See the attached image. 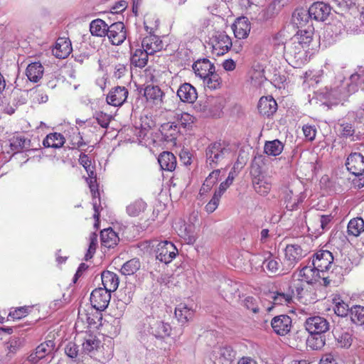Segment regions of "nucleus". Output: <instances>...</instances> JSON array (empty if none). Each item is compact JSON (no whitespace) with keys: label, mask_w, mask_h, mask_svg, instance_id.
<instances>
[{"label":"nucleus","mask_w":364,"mask_h":364,"mask_svg":"<svg viewBox=\"0 0 364 364\" xmlns=\"http://www.w3.org/2000/svg\"><path fill=\"white\" fill-rule=\"evenodd\" d=\"M252 185L255 191L261 196L267 195L271 190L272 181L269 177L260 174L259 168H253L251 171Z\"/></svg>","instance_id":"nucleus-7"},{"label":"nucleus","mask_w":364,"mask_h":364,"mask_svg":"<svg viewBox=\"0 0 364 364\" xmlns=\"http://www.w3.org/2000/svg\"><path fill=\"white\" fill-rule=\"evenodd\" d=\"M352 263L350 259H344L338 264H334L333 269L323 277L325 285L329 284L331 282H340L343 277L348 274L351 270Z\"/></svg>","instance_id":"nucleus-4"},{"label":"nucleus","mask_w":364,"mask_h":364,"mask_svg":"<svg viewBox=\"0 0 364 364\" xmlns=\"http://www.w3.org/2000/svg\"><path fill=\"white\" fill-rule=\"evenodd\" d=\"M177 253L178 250L171 242L161 241L156 245V258L165 264L171 262L176 257Z\"/></svg>","instance_id":"nucleus-6"},{"label":"nucleus","mask_w":364,"mask_h":364,"mask_svg":"<svg viewBox=\"0 0 364 364\" xmlns=\"http://www.w3.org/2000/svg\"><path fill=\"white\" fill-rule=\"evenodd\" d=\"M303 132L305 136V138L309 141H313L316 134V129L315 126L311 125H304L303 127Z\"/></svg>","instance_id":"nucleus-62"},{"label":"nucleus","mask_w":364,"mask_h":364,"mask_svg":"<svg viewBox=\"0 0 364 364\" xmlns=\"http://www.w3.org/2000/svg\"><path fill=\"white\" fill-rule=\"evenodd\" d=\"M337 344L339 347L348 348L352 345L353 337L348 332H342L338 336H335Z\"/></svg>","instance_id":"nucleus-52"},{"label":"nucleus","mask_w":364,"mask_h":364,"mask_svg":"<svg viewBox=\"0 0 364 364\" xmlns=\"http://www.w3.org/2000/svg\"><path fill=\"white\" fill-rule=\"evenodd\" d=\"M146 208V203L141 199H138L127 206V214L131 217L139 216Z\"/></svg>","instance_id":"nucleus-41"},{"label":"nucleus","mask_w":364,"mask_h":364,"mask_svg":"<svg viewBox=\"0 0 364 364\" xmlns=\"http://www.w3.org/2000/svg\"><path fill=\"white\" fill-rule=\"evenodd\" d=\"M44 73V68L40 62L30 63L26 70V75L28 80L33 82H38Z\"/></svg>","instance_id":"nucleus-28"},{"label":"nucleus","mask_w":364,"mask_h":364,"mask_svg":"<svg viewBox=\"0 0 364 364\" xmlns=\"http://www.w3.org/2000/svg\"><path fill=\"white\" fill-rule=\"evenodd\" d=\"M89 241H90L89 247H88L87 253L85 255V259L86 261L91 259L93 257V255L96 251V248L97 246V235L95 232H92L90 235Z\"/></svg>","instance_id":"nucleus-54"},{"label":"nucleus","mask_w":364,"mask_h":364,"mask_svg":"<svg viewBox=\"0 0 364 364\" xmlns=\"http://www.w3.org/2000/svg\"><path fill=\"white\" fill-rule=\"evenodd\" d=\"M291 318L290 316L282 314L274 316L271 321V326L274 332L279 336H285L291 328Z\"/></svg>","instance_id":"nucleus-14"},{"label":"nucleus","mask_w":364,"mask_h":364,"mask_svg":"<svg viewBox=\"0 0 364 364\" xmlns=\"http://www.w3.org/2000/svg\"><path fill=\"white\" fill-rule=\"evenodd\" d=\"M109 26L102 19L97 18L90 23V31L92 36L104 37L107 35Z\"/></svg>","instance_id":"nucleus-38"},{"label":"nucleus","mask_w":364,"mask_h":364,"mask_svg":"<svg viewBox=\"0 0 364 364\" xmlns=\"http://www.w3.org/2000/svg\"><path fill=\"white\" fill-rule=\"evenodd\" d=\"M111 292L99 287L94 289L90 295V302L93 308L98 311H104L109 305Z\"/></svg>","instance_id":"nucleus-9"},{"label":"nucleus","mask_w":364,"mask_h":364,"mask_svg":"<svg viewBox=\"0 0 364 364\" xmlns=\"http://www.w3.org/2000/svg\"><path fill=\"white\" fill-rule=\"evenodd\" d=\"M346 166L352 174L361 175L364 171V156L360 153H352L347 158Z\"/></svg>","instance_id":"nucleus-16"},{"label":"nucleus","mask_w":364,"mask_h":364,"mask_svg":"<svg viewBox=\"0 0 364 364\" xmlns=\"http://www.w3.org/2000/svg\"><path fill=\"white\" fill-rule=\"evenodd\" d=\"M262 264L265 265L267 269L272 274H280L279 272L280 267L282 266V262L280 259L273 257L272 255H269L267 258L262 261Z\"/></svg>","instance_id":"nucleus-44"},{"label":"nucleus","mask_w":364,"mask_h":364,"mask_svg":"<svg viewBox=\"0 0 364 364\" xmlns=\"http://www.w3.org/2000/svg\"><path fill=\"white\" fill-rule=\"evenodd\" d=\"M144 95L148 102L155 105L161 104L164 95L160 87L156 85L146 86Z\"/></svg>","instance_id":"nucleus-25"},{"label":"nucleus","mask_w":364,"mask_h":364,"mask_svg":"<svg viewBox=\"0 0 364 364\" xmlns=\"http://www.w3.org/2000/svg\"><path fill=\"white\" fill-rule=\"evenodd\" d=\"M28 314V309L26 307H19L15 311L10 312L9 316L14 319H21L26 316Z\"/></svg>","instance_id":"nucleus-64"},{"label":"nucleus","mask_w":364,"mask_h":364,"mask_svg":"<svg viewBox=\"0 0 364 364\" xmlns=\"http://www.w3.org/2000/svg\"><path fill=\"white\" fill-rule=\"evenodd\" d=\"M55 348L54 341L52 340L46 341L36 348V354L38 355V358H43L46 355L51 353Z\"/></svg>","instance_id":"nucleus-49"},{"label":"nucleus","mask_w":364,"mask_h":364,"mask_svg":"<svg viewBox=\"0 0 364 364\" xmlns=\"http://www.w3.org/2000/svg\"><path fill=\"white\" fill-rule=\"evenodd\" d=\"M159 164L161 169L168 171H173L176 167V158L169 151H164L158 158Z\"/></svg>","instance_id":"nucleus-30"},{"label":"nucleus","mask_w":364,"mask_h":364,"mask_svg":"<svg viewBox=\"0 0 364 364\" xmlns=\"http://www.w3.org/2000/svg\"><path fill=\"white\" fill-rule=\"evenodd\" d=\"M193 70L196 75L202 79L214 72L215 66L208 59L203 58L193 63Z\"/></svg>","instance_id":"nucleus-21"},{"label":"nucleus","mask_w":364,"mask_h":364,"mask_svg":"<svg viewBox=\"0 0 364 364\" xmlns=\"http://www.w3.org/2000/svg\"><path fill=\"white\" fill-rule=\"evenodd\" d=\"M350 318L356 325H364V306L355 305L350 309Z\"/></svg>","instance_id":"nucleus-43"},{"label":"nucleus","mask_w":364,"mask_h":364,"mask_svg":"<svg viewBox=\"0 0 364 364\" xmlns=\"http://www.w3.org/2000/svg\"><path fill=\"white\" fill-rule=\"evenodd\" d=\"M176 93L180 100L186 103L192 104L198 98L196 89L191 84L188 82L181 85Z\"/></svg>","instance_id":"nucleus-18"},{"label":"nucleus","mask_w":364,"mask_h":364,"mask_svg":"<svg viewBox=\"0 0 364 364\" xmlns=\"http://www.w3.org/2000/svg\"><path fill=\"white\" fill-rule=\"evenodd\" d=\"M310 16L318 21H324L331 14V6L323 2L314 3L309 7Z\"/></svg>","instance_id":"nucleus-17"},{"label":"nucleus","mask_w":364,"mask_h":364,"mask_svg":"<svg viewBox=\"0 0 364 364\" xmlns=\"http://www.w3.org/2000/svg\"><path fill=\"white\" fill-rule=\"evenodd\" d=\"M326 97L336 101L345 99L359 90H364V67L358 68L350 76L347 82L339 77L329 87H326Z\"/></svg>","instance_id":"nucleus-1"},{"label":"nucleus","mask_w":364,"mask_h":364,"mask_svg":"<svg viewBox=\"0 0 364 364\" xmlns=\"http://www.w3.org/2000/svg\"><path fill=\"white\" fill-rule=\"evenodd\" d=\"M86 171L88 175L87 182L89 184V187L93 197L92 205L95 210L93 217L95 220H98L100 216V193L97 188V177L94 170V166L91 167L90 169H87Z\"/></svg>","instance_id":"nucleus-10"},{"label":"nucleus","mask_w":364,"mask_h":364,"mask_svg":"<svg viewBox=\"0 0 364 364\" xmlns=\"http://www.w3.org/2000/svg\"><path fill=\"white\" fill-rule=\"evenodd\" d=\"M100 344V340L96 338L95 336H89L88 338H85L82 343V350L85 353H90L95 350H97Z\"/></svg>","instance_id":"nucleus-50"},{"label":"nucleus","mask_w":364,"mask_h":364,"mask_svg":"<svg viewBox=\"0 0 364 364\" xmlns=\"http://www.w3.org/2000/svg\"><path fill=\"white\" fill-rule=\"evenodd\" d=\"M311 18L309 9H296L292 14V23L300 28L308 26Z\"/></svg>","instance_id":"nucleus-31"},{"label":"nucleus","mask_w":364,"mask_h":364,"mask_svg":"<svg viewBox=\"0 0 364 364\" xmlns=\"http://www.w3.org/2000/svg\"><path fill=\"white\" fill-rule=\"evenodd\" d=\"M191 229V225L186 226L184 225L183 231H181V232L179 234L181 237L185 239L188 244H193L196 241V237L192 232Z\"/></svg>","instance_id":"nucleus-59"},{"label":"nucleus","mask_w":364,"mask_h":364,"mask_svg":"<svg viewBox=\"0 0 364 364\" xmlns=\"http://www.w3.org/2000/svg\"><path fill=\"white\" fill-rule=\"evenodd\" d=\"M100 239L102 246L109 249L114 247L119 240L117 234L111 228L101 231Z\"/></svg>","instance_id":"nucleus-26"},{"label":"nucleus","mask_w":364,"mask_h":364,"mask_svg":"<svg viewBox=\"0 0 364 364\" xmlns=\"http://www.w3.org/2000/svg\"><path fill=\"white\" fill-rule=\"evenodd\" d=\"M307 251L297 244H291L287 245L285 248V260L287 263L288 269H291L294 265L304 257Z\"/></svg>","instance_id":"nucleus-12"},{"label":"nucleus","mask_w":364,"mask_h":364,"mask_svg":"<svg viewBox=\"0 0 364 364\" xmlns=\"http://www.w3.org/2000/svg\"><path fill=\"white\" fill-rule=\"evenodd\" d=\"M321 276H322L321 273L318 272L313 265L312 267L305 266L299 272V277H301L303 281L308 284L313 283L319 278L322 279Z\"/></svg>","instance_id":"nucleus-35"},{"label":"nucleus","mask_w":364,"mask_h":364,"mask_svg":"<svg viewBox=\"0 0 364 364\" xmlns=\"http://www.w3.org/2000/svg\"><path fill=\"white\" fill-rule=\"evenodd\" d=\"M149 55H150L144 48L136 49L131 55V65L140 68L145 67L148 62Z\"/></svg>","instance_id":"nucleus-34"},{"label":"nucleus","mask_w":364,"mask_h":364,"mask_svg":"<svg viewBox=\"0 0 364 364\" xmlns=\"http://www.w3.org/2000/svg\"><path fill=\"white\" fill-rule=\"evenodd\" d=\"M140 262L138 259L134 258L125 262L120 272L124 275H132L140 268Z\"/></svg>","instance_id":"nucleus-47"},{"label":"nucleus","mask_w":364,"mask_h":364,"mask_svg":"<svg viewBox=\"0 0 364 364\" xmlns=\"http://www.w3.org/2000/svg\"><path fill=\"white\" fill-rule=\"evenodd\" d=\"M334 258L332 253L328 250H321L316 252L312 259V265L318 272H321L322 278L332 267Z\"/></svg>","instance_id":"nucleus-5"},{"label":"nucleus","mask_w":364,"mask_h":364,"mask_svg":"<svg viewBox=\"0 0 364 364\" xmlns=\"http://www.w3.org/2000/svg\"><path fill=\"white\" fill-rule=\"evenodd\" d=\"M304 326L309 333H326L329 330L330 323L324 317L313 316L306 319Z\"/></svg>","instance_id":"nucleus-8"},{"label":"nucleus","mask_w":364,"mask_h":364,"mask_svg":"<svg viewBox=\"0 0 364 364\" xmlns=\"http://www.w3.org/2000/svg\"><path fill=\"white\" fill-rule=\"evenodd\" d=\"M284 145L278 139L267 141L264 144V152L269 156H279L283 151Z\"/></svg>","instance_id":"nucleus-42"},{"label":"nucleus","mask_w":364,"mask_h":364,"mask_svg":"<svg viewBox=\"0 0 364 364\" xmlns=\"http://www.w3.org/2000/svg\"><path fill=\"white\" fill-rule=\"evenodd\" d=\"M221 196H222L220 195V193H218L215 191L211 200L207 203V205L205 207V211L208 213H212L216 210L219 205Z\"/></svg>","instance_id":"nucleus-58"},{"label":"nucleus","mask_w":364,"mask_h":364,"mask_svg":"<svg viewBox=\"0 0 364 364\" xmlns=\"http://www.w3.org/2000/svg\"><path fill=\"white\" fill-rule=\"evenodd\" d=\"M128 90L123 86H116L109 91L107 96V102L109 105L119 107L122 106L128 97Z\"/></svg>","instance_id":"nucleus-15"},{"label":"nucleus","mask_w":364,"mask_h":364,"mask_svg":"<svg viewBox=\"0 0 364 364\" xmlns=\"http://www.w3.org/2000/svg\"><path fill=\"white\" fill-rule=\"evenodd\" d=\"M294 291L289 290L286 293L275 292L274 296H272V302L274 305H284L290 304L292 301Z\"/></svg>","instance_id":"nucleus-45"},{"label":"nucleus","mask_w":364,"mask_h":364,"mask_svg":"<svg viewBox=\"0 0 364 364\" xmlns=\"http://www.w3.org/2000/svg\"><path fill=\"white\" fill-rule=\"evenodd\" d=\"M206 164L210 168L217 167L225 159L232 156L230 148L221 142L210 144L205 150Z\"/></svg>","instance_id":"nucleus-2"},{"label":"nucleus","mask_w":364,"mask_h":364,"mask_svg":"<svg viewBox=\"0 0 364 364\" xmlns=\"http://www.w3.org/2000/svg\"><path fill=\"white\" fill-rule=\"evenodd\" d=\"M148 23V20L145 19L144 22V28L149 35L143 38L141 47L148 54L152 55L163 49L164 43L159 36L153 34L154 28L149 26Z\"/></svg>","instance_id":"nucleus-3"},{"label":"nucleus","mask_w":364,"mask_h":364,"mask_svg":"<svg viewBox=\"0 0 364 364\" xmlns=\"http://www.w3.org/2000/svg\"><path fill=\"white\" fill-rule=\"evenodd\" d=\"M65 353L71 358H76L78 354L77 346L75 343L69 342L65 348Z\"/></svg>","instance_id":"nucleus-63"},{"label":"nucleus","mask_w":364,"mask_h":364,"mask_svg":"<svg viewBox=\"0 0 364 364\" xmlns=\"http://www.w3.org/2000/svg\"><path fill=\"white\" fill-rule=\"evenodd\" d=\"M161 133L166 141L173 142L179 133V128L176 122H168L161 125Z\"/></svg>","instance_id":"nucleus-29"},{"label":"nucleus","mask_w":364,"mask_h":364,"mask_svg":"<svg viewBox=\"0 0 364 364\" xmlns=\"http://www.w3.org/2000/svg\"><path fill=\"white\" fill-rule=\"evenodd\" d=\"M175 316L181 323H186L194 316V310L186 304H180L175 309Z\"/></svg>","instance_id":"nucleus-32"},{"label":"nucleus","mask_w":364,"mask_h":364,"mask_svg":"<svg viewBox=\"0 0 364 364\" xmlns=\"http://www.w3.org/2000/svg\"><path fill=\"white\" fill-rule=\"evenodd\" d=\"M305 47L299 43L294 41L293 38L287 45L284 46V50L286 54L294 58L296 60L301 59L305 52Z\"/></svg>","instance_id":"nucleus-27"},{"label":"nucleus","mask_w":364,"mask_h":364,"mask_svg":"<svg viewBox=\"0 0 364 364\" xmlns=\"http://www.w3.org/2000/svg\"><path fill=\"white\" fill-rule=\"evenodd\" d=\"M65 139L63 134L57 132L49 134L43 141L45 147L60 148L65 144Z\"/></svg>","instance_id":"nucleus-37"},{"label":"nucleus","mask_w":364,"mask_h":364,"mask_svg":"<svg viewBox=\"0 0 364 364\" xmlns=\"http://www.w3.org/2000/svg\"><path fill=\"white\" fill-rule=\"evenodd\" d=\"M242 305L254 314L259 312V300L257 298L248 296L242 300Z\"/></svg>","instance_id":"nucleus-53"},{"label":"nucleus","mask_w":364,"mask_h":364,"mask_svg":"<svg viewBox=\"0 0 364 364\" xmlns=\"http://www.w3.org/2000/svg\"><path fill=\"white\" fill-rule=\"evenodd\" d=\"M220 172V169L213 170L206 178L205 181V186H207V191L210 190L213 185L218 182Z\"/></svg>","instance_id":"nucleus-57"},{"label":"nucleus","mask_w":364,"mask_h":364,"mask_svg":"<svg viewBox=\"0 0 364 364\" xmlns=\"http://www.w3.org/2000/svg\"><path fill=\"white\" fill-rule=\"evenodd\" d=\"M106 36H107L112 45H121L127 38V31L124 24L121 21L112 23L109 26Z\"/></svg>","instance_id":"nucleus-11"},{"label":"nucleus","mask_w":364,"mask_h":364,"mask_svg":"<svg viewBox=\"0 0 364 364\" xmlns=\"http://www.w3.org/2000/svg\"><path fill=\"white\" fill-rule=\"evenodd\" d=\"M72 51L70 41L65 38H58L55 48L53 49V55L60 59L67 58Z\"/></svg>","instance_id":"nucleus-23"},{"label":"nucleus","mask_w":364,"mask_h":364,"mask_svg":"<svg viewBox=\"0 0 364 364\" xmlns=\"http://www.w3.org/2000/svg\"><path fill=\"white\" fill-rule=\"evenodd\" d=\"M235 171H231L226 180L222 182L220 184V186L218 190L215 191L216 193H220V195H223L225 191L230 187V186L232 183L233 180L235 178Z\"/></svg>","instance_id":"nucleus-56"},{"label":"nucleus","mask_w":364,"mask_h":364,"mask_svg":"<svg viewBox=\"0 0 364 364\" xmlns=\"http://www.w3.org/2000/svg\"><path fill=\"white\" fill-rule=\"evenodd\" d=\"M31 141L23 135L17 134L10 139V146L13 151L19 152L22 149H27L30 146Z\"/></svg>","instance_id":"nucleus-39"},{"label":"nucleus","mask_w":364,"mask_h":364,"mask_svg":"<svg viewBox=\"0 0 364 364\" xmlns=\"http://www.w3.org/2000/svg\"><path fill=\"white\" fill-rule=\"evenodd\" d=\"M205 87L213 90L220 87L221 80L218 74L214 72L210 73L207 77L202 78Z\"/></svg>","instance_id":"nucleus-48"},{"label":"nucleus","mask_w":364,"mask_h":364,"mask_svg":"<svg viewBox=\"0 0 364 364\" xmlns=\"http://www.w3.org/2000/svg\"><path fill=\"white\" fill-rule=\"evenodd\" d=\"M341 134L345 136H351L355 133L353 126L348 122H342L339 124Z\"/></svg>","instance_id":"nucleus-60"},{"label":"nucleus","mask_w":364,"mask_h":364,"mask_svg":"<svg viewBox=\"0 0 364 364\" xmlns=\"http://www.w3.org/2000/svg\"><path fill=\"white\" fill-rule=\"evenodd\" d=\"M283 198L286 204V208L288 210L292 211L296 210L298 205L303 202L305 195L304 193L294 195L292 190L286 188L284 191Z\"/></svg>","instance_id":"nucleus-22"},{"label":"nucleus","mask_w":364,"mask_h":364,"mask_svg":"<svg viewBox=\"0 0 364 364\" xmlns=\"http://www.w3.org/2000/svg\"><path fill=\"white\" fill-rule=\"evenodd\" d=\"M103 289L112 292L117 290L119 279L117 274L110 271H104L101 275Z\"/></svg>","instance_id":"nucleus-24"},{"label":"nucleus","mask_w":364,"mask_h":364,"mask_svg":"<svg viewBox=\"0 0 364 364\" xmlns=\"http://www.w3.org/2000/svg\"><path fill=\"white\" fill-rule=\"evenodd\" d=\"M176 121L178 124V127L188 128L191 127L194 122V117L187 112L176 113L175 115Z\"/></svg>","instance_id":"nucleus-46"},{"label":"nucleus","mask_w":364,"mask_h":364,"mask_svg":"<svg viewBox=\"0 0 364 364\" xmlns=\"http://www.w3.org/2000/svg\"><path fill=\"white\" fill-rule=\"evenodd\" d=\"M309 230H311L314 234L321 235V228L320 227V215L317 214L309 218L307 222Z\"/></svg>","instance_id":"nucleus-55"},{"label":"nucleus","mask_w":364,"mask_h":364,"mask_svg":"<svg viewBox=\"0 0 364 364\" xmlns=\"http://www.w3.org/2000/svg\"><path fill=\"white\" fill-rule=\"evenodd\" d=\"M155 336L158 338H166L170 336L171 332V326L168 323L161 321L157 322L154 327Z\"/></svg>","instance_id":"nucleus-51"},{"label":"nucleus","mask_w":364,"mask_h":364,"mask_svg":"<svg viewBox=\"0 0 364 364\" xmlns=\"http://www.w3.org/2000/svg\"><path fill=\"white\" fill-rule=\"evenodd\" d=\"M232 31L235 38L238 39L246 38L251 29L250 23L246 17L237 18L232 26Z\"/></svg>","instance_id":"nucleus-20"},{"label":"nucleus","mask_w":364,"mask_h":364,"mask_svg":"<svg viewBox=\"0 0 364 364\" xmlns=\"http://www.w3.org/2000/svg\"><path fill=\"white\" fill-rule=\"evenodd\" d=\"M257 109L262 115L270 117L277 110V104L272 96L262 97L259 100Z\"/></svg>","instance_id":"nucleus-19"},{"label":"nucleus","mask_w":364,"mask_h":364,"mask_svg":"<svg viewBox=\"0 0 364 364\" xmlns=\"http://www.w3.org/2000/svg\"><path fill=\"white\" fill-rule=\"evenodd\" d=\"M335 314L338 316H346L350 314V309H348V304L345 302H338L334 309Z\"/></svg>","instance_id":"nucleus-61"},{"label":"nucleus","mask_w":364,"mask_h":364,"mask_svg":"<svg viewBox=\"0 0 364 364\" xmlns=\"http://www.w3.org/2000/svg\"><path fill=\"white\" fill-rule=\"evenodd\" d=\"M213 48L218 55L226 53L232 47L231 38L225 32H216L213 36Z\"/></svg>","instance_id":"nucleus-13"},{"label":"nucleus","mask_w":364,"mask_h":364,"mask_svg":"<svg viewBox=\"0 0 364 364\" xmlns=\"http://www.w3.org/2000/svg\"><path fill=\"white\" fill-rule=\"evenodd\" d=\"M313 29L311 26H308V28H300L296 34L293 36L294 41L299 43L305 48H307L312 41Z\"/></svg>","instance_id":"nucleus-36"},{"label":"nucleus","mask_w":364,"mask_h":364,"mask_svg":"<svg viewBox=\"0 0 364 364\" xmlns=\"http://www.w3.org/2000/svg\"><path fill=\"white\" fill-rule=\"evenodd\" d=\"M363 232H364V220L363 218H355L349 221L347 227L348 235L358 237Z\"/></svg>","instance_id":"nucleus-40"},{"label":"nucleus","mask_w":364,"mask_h":364,"mask_svg":"<svg viewBox=\"0 0 364 364\" xmlns=\"http://www.w3.org/2000/svg\"><path fill=\"white\" fill-rule=\"evenodd\" d=\"M325 333H309L306 339L307 346L314 350H321L326 345Z\"/></svg>","instance_id":"nucleus-33"}]
</instances>
